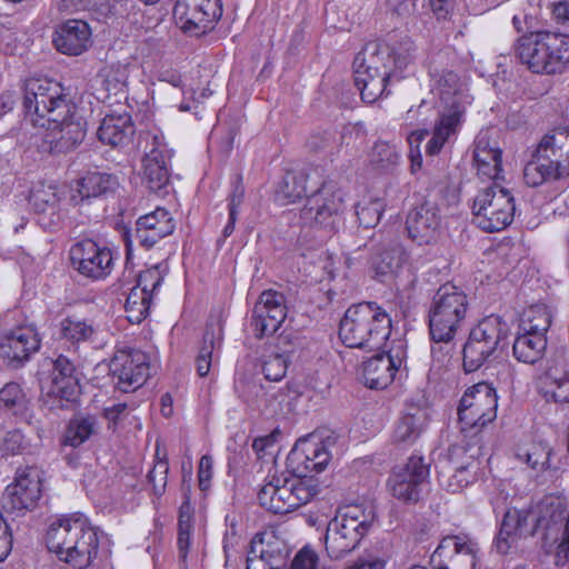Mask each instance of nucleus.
Instances as JSON below:
<instances>
[{"instance_id": "obj_59", "label": "nucleus", "mask_w": 569, "mask_h": 569, "mask_svg": "<svg viewBox=\"0 0 569 569\" xmlns=\"http://www.w3.org/2000/svg\"><path fill=\"white\" fill-rule=\"evenodd\" d=\"M290 569H331L319 565L318 553L309 546L300 549L291 561Z\"/></svg>"}, {"instance_id": "obj_44", "label": "nucleus", "mask_w": 569, "mask_h": 569, "mask_svg": "<svg viewBox=\"0 0 569 569\" xmlns=\"http://www.w3.org/2000/svg\"><path fill=\"white\" fill-rule=\"evenodd\" d=\"M391 48L389 44L371 42L368 43L363 51L358 53L355 58V62H360L369 70L382 72L385 71H393L391 67L390 60Z\"/></svg>"}, {"instance_id": "obj_39", "label": "nucleus", "mask_w": 569, "mask_h": 569, "mask_svg": "<svg viewBox=\"0 0 569 569\" xmlns=\"http://www.w3.org/2000/svg\"><path fill=\"white\" fill-rule=\"evenodd\" d=\"M427 427V415L422 409L413 408L401 415L395 423L391 441L407 448L416 443Z\"/></svg>"}, {"instance_id": "obj_27", "label": "nucleus", "mask_w": 569, "mask_h": 569, "mask_svg": "<svg viewBox=\"0 0 569 569\" xmlns=\"http://www.w3.org/2000/svg\"><path fill=\"white\" fill-rule=\"evenodd\" d=\"M118 188L119 179L116 174L90 171L77 180L76 187L71 189L70 201L74 206H81L91 199L108 198L114 194Z\"/></svg>"}, {"instance_id": "obj_63", "label": "nucleus", "mask_w": 569, "mask_h": 569, "mask_svg": "<svg viewBox=\"0 0 569 569\" xmlns=\"http://www.w3.org/2000/svg\"><path fill=\"white\" fill-rule=\"evenodd\" d=\"M519 536L511 531L499 529L495 538V547L500 555H507L509 550L516 545Z\"/></svg>"}, {"instance_id": "obj_10", "label": "nucleus", "mask_w": 569, "mask_h": 569, "mask_svg": "<svg viewBox=\"0 0 569 569\" xmlns=\"http://www.w3.org/2000/svg\"><path fill=\"white\" fill-rule=\"evenodd\" d=\"M343 211V194L333 180L325 178L300 210L301 224L335 232Z\"/></svg>"}, {"instance_id": "obj_45", "label": "nucleus", "mask_w": 569, "mask_h": 569, "mask_svg": "<svg viewBox=\"0 0 569 569\" xmlns=\"http://www.w3.org/2000/svg\"><path fill=\"white\" fill-rule=\"evenodd\" d=\"M98 427V419L94 416H77L69 421L63 443L77 448L94 435Z\"/></svg>"}, {"instance_id": "obj_29", "label": "nucleus", "mask_w": 569, "mask_h": 569, "mask_svg": "<svg viewBox=\"0 0 569 569\" xmlns=\"http://www.w3.org/2000/svg\"><path fill=\"white\" fill-rule=\"evenodd\" d=\"M335 445L336 438L333 436L320 438L311 435L302 441L301 448L292 450L291 459L298 461L306 472H321L331 459L330 448Z\"/></svg>"}, {"instance_id": "obj_46", "label": "nucleus", "mask_w": 569, "mask_h": 569, "mask_svg": "<svg viewBox=\"0 0 569 569\" xmlns=\"http://www.w3.org/2000/svg\"><path fill=\"white\" fill-rule=\"evenodd\" d=\"M551 320L552 315L548 306L543 303L532 305L523 311L519 329L523 332L546 336L551 326Z\"/></svg>"}, {"instance_id": "obj_9", "label": "nucleus", "mask_w": 569, "mask_h": 569, "mask_svg": "<svg viewBox=\"0 0 569 569\" xmlns=\"http://www.w3.org/2000/svg\"><path fill=\"white\" fill-rule=\"evenodd\" d=\"M498 396L491 383L478 382L462 395L458 417L462 437L483 436V428L497 417Z\"/></svg>"}, {"instance_id": "obj_54", "label": "nucleus", "mask_w": 569, "mask_h": 569, "mask_svg": "<svg viewBox=\"0 0 569 569\" xmlns=\"http://www.w3.org/2000/svg\"><path fill=\"white\" fill-rule=\"evenodd\" d=\"M383 212V203L379 199L358 202L356 206V214L359 224L369 229L378 224Z\"/></svg>"}, {"instance_id": "obj_33", "label": "nucleus", "mask_w": 569, "mask_h": 569, "mask_svg": "<svg viewBox=\"0 0 569 569\" xmlns=\"http://www.w3.org/2000/svg\"><path fill=\"white\" fill-rule=\"evenodd\" d=\"M401 359H393L390 353H377L362 363V379L370 389H385L395 379Z\"/></svg>"}, {"instance_id": "obj_52", "label": "nucleus", "mask_w": 569, "mask_h": 569, "mask_svg": "<svg viewBox=\"0 0 569 569\" xmlns=\"http://www.w3.org/2000/svg\"><path fill=\"white\" fill-rule=\"evenodd\" d=\"M168 272V267L164 263H157L146 270H142L137 278V286L143 292L150 293L151 298L157 293L162 284V281Z\"/></svg>"}, {"instance_id": "obj_57", "label": "nucleus", "mask_w": 569, "mask_h": 569, "mask_svg": "<svg viewBox=\"0 0 569 569\" xmlns=\"http://www.w3.org/2000/svg\"><path fill=\"white\" fill-rule=\"evenodd\" d=\"M288 360L284 355L272 353L262 362V373L269 381H280L287 373Z\"/></svg>"}, {"instance_id": "obj_12", "label": "nucleus", "mask_w": 569, "mask_h": 569, "mask_svg": "<svg viewBox=\"0 0 569 569\" xmlns=\"http://www.w3.org/2000/svg\"><path fill=\"white\" fill-rule=\"evenodd\" d=\"M515 199L510 191L497 182L479 190L473 199L472 213L476 223L487 232L501 231L515 218Z\"/></svg>"}, {"instance_id": "obj_55", "label": "nucleus", "mask_w": 569, "mask_h": 569, "mask_svg": "<svg viewBox=\"0 0 569 569\" xmlns=\"http://www.w3.org/2000/svg\"><path fill=\"white\" fill-rule=\"evenodd\" d=\"M476 470L467 469H449L446 478L445 473H440L439 481L450 492H458L477 480Z\"/></svg>"}, {"instance_id": "obj_17", "label": "nucleus", "mask_w": 569, "mask_h": 569, "mask_svg": "<svg viewBox=\"0 0 569 569\" xmlns=\"http://www.w3.org/2000/svg\"><path fill=\"white\" fill-rule=\"evenodd\" d=\"M69 256L72 268L91 280L106 279L114 267L112 250L91 239L73 243Z\"/></svg>"}, {"instance_id": "obj_19", "label": "nucleus", "mask_w": 569, "mask_h": 569, "mask_svg": "<svg viewBox=\"0 0 569 569\" xmlns=\"http://www.w3.org/2000/svg\"><path fill=\"white\" fill-rule=\"evenodd\" d=\"M430 466L422 456L412 455L407 463L395 470L388 483L392 496L406 503H417L428 485Z\"/></svg>"}, {"instance_id": "obj_53", "label": "nucleus", "mask_w": 569, "mask_h": 569, "mask_svg": "<svg viewBox=\"0 0 569 569\" xmlns=\"http://www.w3.org/2000/svg\"><path fill=\"white\" fill-rule=\"evenodd\" d=\"M219 345L220 341L217 340L214 330L208 327L203 333L202 346L196 359L197 372L200 377H206L209 373L213 350Z\"/></svg>"}, {"instance_id": "obj_21", "label": "nucleus", "mask_w": 569, "mask_h": 569, "mask_svg": "<svg viewBox=\"0 0 569 569\" xmlns=\"http://www.w3.org/2000/svg\"><path fill=\"white\" fill-rule=\"evenodd\" d=\"M176 229L171 213L158 207L154 211L141 216L136 221L133 233L126 232L123 236L126 253L129 258L132 252L133 240L146 250L153 248L160 240L170 236Z\"/></svg>"}, {"instance_id": "obj_1", "label": "nucleus", "mask_w": 569, "mask_h": 569, "mask_svg": "<svg viewBox=\"0 0 569 569\" xmlns=\"http://www.w3.org/2000/svg\"><path fill=\"white\" fill-rule=\"evenodd\" d=\"M46 543L60 561L84 569L98 553L99 538L84 513L72 512L62 515L49 525Z\"/></svg>"}, {"instance_id": "obj_36", "label": "nucleus", "mask_w": 569, "mask_h": 569, "mask_svg": "<svg viewBox=\"0 0 569 569\" xmlns=\"http://www.w3.org/2000/svg\"><path fill=\"white\" fill-rule=\"evenodd\" d=\"M134 134V124L128 113L107 114L97 131L98 139L103 144L123 147L128 144Z\"/></svg>"}, {"instance_id": "obj_34", "label": "nucleus", "mask_w": 569, "mask_h": 569, "mask_svg": "<svg viewBox=\"0 0 569 569\" xmlns=\"http://www.w3.org/2000/svg\"><path fill=\"white\" fill-rule=\"evenodd\" d=\"M56 335L58 340L69 346V349L78 351L80 345L94 341L98 328L90 319L67 316L57 325Z\"/></svg>"}, {"instance_id": "obj_3", "label": "nucleus", "mask_w": 569, "mask_h": 569, "mask_svg": "<svg viewBox=\"0 0 569 569\" xmlns=\"http://www.w3.org/2000/svg\"><path fill=\"white\" fill-rule=\"evenodd\" d=\"M515 53L533 73H561L569 66V34L549 30L528 32L517 40Z\"/></svg>"}, {"instance_id": "obj_6", "label": "nucleus", "mask_w": 569, "mask_h": 569, "mask_svg": "<svg viewBox=\"0 0 569 569\" xmlns=\"http://www.w3.org/2000/svg\"><path fill=\"white\" fill-rule=\"evenodd\" d=\"M376 512L372 507L347 506L340 508L327 526L325 543L330 559L340 560L356 550L368 535Z\"/></svg>"}, {"instance_id": "obj_24", "label": "nucleus", "mask_w": 569, "mask_h": 569, "mask_svg": "<svg viewBox=\"0 0 569 569\" xmlns=\"http://www.w3.org/2000/svg\"><path fill=\"white\" fill-rule=\"evenodd\" d=\"M17 144L26 150H36L39 154H54L51 124L47 119L40 120L31 116H24L19 127L11 130Z\"/></svg>"}, {"instance_id": "obj_38", "label": "nucleus", "mask_w": 569, "mask_h": 569, "mask_svg": "<svg viewBox=\"0 0 569 569\" xmlns=\"http://www.w3.org/2000/svg\"><path fill=\"white\" fill-rule=\"evenodd\" d=\"M466 110H461V107L457 109L446 108L437 119L432 132L431 139L426 146V152L429 156L438 154L443 148L445 143L450 140L452 136H456Z\"/></svg>"}, {"instance_id": "obj_11", "label": "nucleus", "mask_w": 569, "mask_h": 569, "mask_svg": "<svg viewBox=\"0 0 569 569\" xmlns=\"http://www.w3.org/2000/svg\"><path fill=\"white\" fill-rule=\"evenodd\" d=\"M22 104L24 116L47 121H58L60 117L74 109V104L63 93L61 84L46 78L26 81Z\"/></svg>"}, {"instance_id": "obj_40", "label": "nucleus", "mask_w": 569, "mask_h": 569, "mask_svg": "<svg viewBox=\"0 0 569 569\" xmlns=\"http://www.w3.org/2000/svg\"><path fill=\"white\" fill-rule=\"evenodd\" d=\"M540 392L548 402L569 403V365L550 367L541 379Z\"/></svg>"}, {"instance_id": "obj_2", "label": "nucleus", "mask_w": 569, "mask_h": 569, "mask_svg": "<svg viewBox=\"0 0 569 569\" xmlns=\"http://www.w3.org/2000/svg\"><path fill=\"white\" fill-rule=\"evenodd\" d=\"M391 333V317L375 301L350 306L339 325V338L348 348L381 350Z\"/></svg>"}, {"instance_id": "obj_49", "label": "nucleus", "mask_w": 569, "mask_h": 569, "mask_svg": "<svg viewBox=\"0 0 569 569\" xmlns=\"http://www.w3.org/2000/svg\"><path fill=\"white\" fill-rule=\"evenodd\" d=\"M390 60L391 67L395 70L393 78L400 80L401 73L411 64L417 56V46L408 37L400 40L398 43L390 46Z\"/></svg>"}, {"instance_id": "obj_23", "label": "nucleus", "mask_w": 569, "mask_h": 569, "mask_svg": "<svg viewBox=\"0 0 569 569\" xmlns=\"http://www.w3.org/2000/svg\"><path fill=\"white\" fill-rule=\"evenodd\" d=\"M323 179V172L318 167L288 171L277 189V200L281 204H289L303 197L308 198L309 194H313L318 186H321Z\"/></svg>"}, {"instance_id": "obj_42", "label": "nucleus", "mask_w": 569, "mask_h": 569, "mask_svg": "<svg viewBox=\"0 0 569 569\" xmlns=\"http://www.w3.org/2000/svg\"><path fill=\"white\" fill-rule=\"evenodd\" d=\"M473 159L478 174L497 180L502 171L501 150L490 147L483 138H477L473 150Z\"/></svg>"}, {"instance_id": "obj_58", "label": "nucleus", "mask_w": 569, "mask_h": 569, "mask_svg": "<svg viewBox=\"0 0 569 569\" xmlns=\"http://www.w3.org/2000/svg\"><path fill=\"white\" fill-rule=\"evenodd\" d=\"M528 517L529 512L526 510L508 509L502 518L500 529L511 531L520 537L528 525Z\"/></svg>"}, {"instance_id": "obj_64", "label": "nucleus", "mask_w": 569, "mask_h": 569, "mask_svg": "<svg viewBox=\"0 0 569 569\" xmlns=\"http://www.w3.org/2000/svg\"><path fill=\"white\" fill-rule=\"evenodd\" d=\"M12 549V529L9 522L0 526V562L4 561Z\"/></svg>"}, {"instance_id": "obj_32", "label": "nucleus", "mask_w": 569, "mask_h": 569, "mask_svg": "<svg viewBox=\"0 0 569 569\" xmlns=\"http://www.w3.org/2000/svg\"><path fill=\"white\" fill-rule=\"evenodd\" d=\"M440 224V216L437 206L425 201L413 208L406 221L409 237L419 244L428 243L435 236Z\"/></svg>"}, {"instance_id": "obj_56", "label": "nucleus", "mask_w": 569, "mask_h": 569, "mask_svg": "<svg viewBox=\"0 0 569 569\" xmlns=\"http://www.w3.org/2000/svg\"><path fill=\"white\" fill-rule=\"evenodd\" d=\"M551 449L545 443H535L523 453L517 457L523 460L530 468L535 470H543L549 467Z\"/></svg>"}, {"instance_id": "obj_48", "label": "nucleus", "mask_w": 569, "mask_h": 569, "mask_svg": "<svg viewBox=\"0 0 569 569\" xmlns=\"http://www.w3.org/2000/svg\"><path fill=\"white\" fill-rule=\"evenodd\" d=\"M103 89L109 96H123L127 92L129 66L120 62L106 66L101 71Z\"/></svg>"}, {"instance_id": "obj_13", "label": "nucleus", "mask_w": 569, "mask_h": 569, "mask_svg": "<svg viewBox=\"0 0 569 569\" xmlns=\"http://www.w3.org/2000/svg\"><path fill=\"white\" fill-rule=\"evenodd\" d=\"M431 91L439 96L446 108L466 110L471 96L465 79L448 64V53L439 51L430 59L428 67Z\"/></svg>"}, {"instance_id": "obj_61", "label": "nucleus", "mask_w": 569, "mask_h": 569, "mask_svg": "<svg viewBox=\"0 0 569 569\" xmlns=\"http://www.w3.org/2000/svg\"><path fill=\"white\" fill-rule=\"evenodd\" d=\"M29 448V441L20 429L8 431L3 439V450L10 455H22Z\"/></svg>"}, {"instance_id": "obj_47", "label": "nucleus", "mask_w": 569, "mask_h": 569, "mask_svg": "<svg viewBox=\"0 0 569 569\" xmlns=\"http://www.w3.org/2000/svg\"><path fill=\"white\" fill-rule=\"evenodd\" d=\"M406 259L403 248L399 243L393 242L373 256L372 267L377 274H392L402 267Z\"/></svg>"}, {"instance_id": "obj_22", "label": "nucleus", "mask_w": 569, "mask_h": 569, "mask_svg": "<svg viewBox=\"0 0 569 569\" xmlns=\"http://www.w3.org/2000/svg\"><path fill=\"white\" fill-rule=\"evenodd\" d=\"M287 317L286 299L281 292L269 289L260 293L251 315V327L258 339L272 336Z\"/></svg>"}, {"instance_id": "obj_35", "label": "nucleus", "mask_w": 569, "mask_h": 569, "mask_svg": "<svg viewBox=\"0 0 569 569\" xmlns=\"http://www.w3.org/2000/svg\"><path fill=\"white\" fill-rule=\"evenodd\" d=\"M355 84L360 91L361 99L367 103H373L382 97L387 90V83L393 78V71L378 72L369 70L360 62L353 61Z\"/></svg>"}, {"instance_id": "obj_7", "label": "nucleus", "mask_w": 569, "mask_h": 569, "mask_svg": "<svg viewBox=\"0 0 569 569\" xmlns=\"http://www.w3.org/2000/svg\"><path fill=\"white\" fill-rule=\"evenodd\" d=\"M509 332L507 321L498 315L481 319L470 330L462 349L465 372H475L483 365L498 359L507 345Z\"/></svg>"}, {"instance_id": "obj_15", "label": "nucleus", "mask_w": 569, "mask_h": 569, "mask_svg": "<svg viewBox=\"0 0 569 569\" xmlns=\"http://www.w3.org/2000/svg\"><path fill=\"white\" fill-rule=\"evenodd\" d=\"M221 16V0H177L173 7L177 26L192 37L213 30Z\"/></svg>"}, {"instance_id": "obj_25", "label": "nucleus", "mask_w": 569, "mask_h": 569, "mask_svg": "<svg viewBox=\"0 0 569 569\" xmlns=\"http://www.w3.org/2000/svg\"><path fill=\"white\" fill-rule=\"evenodd\" d=\"M29 204L38 217V223L43 229L54 231L61 227L63 213L56 187L40 184L33 188L30 191Z\"/></svg>"}, {"instance_id": "obj_50", "label": "nucleus", "mask_w": 569, "mask_h": 569, "mask_svg": "<svg viewBox=\"0 0 569 569\" xmlns=\"http://www.w3.org/2000/svg\"><path fill=\"white\" fill-rule=\"evenodd\" d=\"M152 299L150 293L143 292L141 288H132L127 297L124 309L127 319L131 323H140L150 311Z\"/></svg>"}, {"instance_id": "obj_20", "label": "nucleus", "mask_w": 569, "mask_h": 569, "mask_svg": "<svg viewBox=\"0 0 569 569\" xmlns=\"http://www.w3.org/2000/svg\"><path fill=\"white\" fill-rule=\"evenodd\" d=\"M114 388L131 392L140 388L149 375V357L141 350H118L110 362Z\"/></svg>"}, {"instance_id": "obj_18", "label": "nucleus", "mask_w": 569, "mask_h": 569, "mask_svg": "<svg viewBox=\"0 0 569 569\" xmlns=\"http://www.w3.org/2000/svg\"><path fill=\"white\" fill-rule=\"evenodd\" d=\"M80 383L74 363L64 355H59L52 361L51 385L43 392L41 400L49 409L66 408L80 396Z\"/></svg>"}, {"instance_id": "obj_16", "label": "nucleus", "mask_w": 569, "mask_h": 569, "mask_svg": "<svg viewBox=\"0 0 569 569\" xmlns=\"http://www.w3.org/2000/svg\"><path fill=\"white\" fill-rule=\"evenodd\" d=\"M41 498V478L34 467L19 468L14 481L2 493V509L8 515L23 516L37 507Z\"/></svg>"}, {"instance_id": "obj_62", "label": "nucleus", "mask_w": 569, "mask_h": 569, "mask_svg": "<svg viewBox=\"0 0 569 569\" xmlns=\"http://www.w3.org/2000/svg\"><path fill=\"white\" fill-rule=\"evenodd\" d=\"M212 466L213 461L211 456L204 455L200 458L198 478L199 488L204 491L209 488L210 480L212 478Z\"/></svg>"}, {"instance_id": "obj_31", "label": "nucleus", "mask_w": 569, "mask_h": 569, "mask_svg": "<svg viewBox=\"0 0 569 569\" xmlns=\"http://www.w3.org/2000/svg\"><path fill=\"white\" fill-rule=\"evenodd\" d=\"M435 551H440L446 567L449 569H475L477 563V543L460 536L442 538Z\"/></svg>"}, {"instance_id": "obj_28", "label": "nucleus", "mask_w": 569, "mask_h": 569, "mask_svg": "<svg viewBox=\"0 0 569 569\" xmlns=\"http://www.w3.org/2000/svg\"><path fill=\"white\" fill-rule=\"evenodd\" d=\"M53 44L63 54L80 56L91 46V29L83 20L69 19L57 27Z\"/></svg>"}, {"instance_id": "obj_43", "label": "nucleus", "mask_w": 569, "mask_h": 569, "mask_svg": "<svg viewBox=\"0 0 569 569\" xmlns=\"http://www.w3.org/2000/svg\"><path fill=\"white\" fill-rule=\"evenodd\" d=\"M546 347V336L519 330L512 346L513 356L521 362L535 363L542 357Z\"/></svg>"}, {"instance_id": "obj_41", "label": "nucleus", "mask_w": 569, "mask_h": 569, "mask_svg": "<svg viewBox=\"0 0 569 569\" xmlns=\"http://www.w3.org/2000/svg\"><path fill=\"white\" fill-rule=\"evenodd\" d=\"M0 409L29 425L32 422L30 399L21 385L16 381L7 382L0 389Z\"/></svg>"}, {"instance_id": "obj_30", "label": "nucleus", "mask_w": 569, "mask_h": 569, "mask_svg": "<svg viewBox=\"0 0 569 569\" xmlns=\"http://www.w3.org/2000/svg\"><path fill=\"white\" fill-rule=\"evenodd\" d=\"M51 124L53 139V153L61 154L74 150L84 139L87 133V122L76 112V108L70 113L60 117L58 121H48Z\"/></svg>"}, {"instance_id": "obj_5", "label": "nucleus", "mask_w": 569, "mask_h": 569, "mask_svg": "<svg viewBox=\"0 0 569 569\" xmlns=\"http://www.w3.org/2000/svg\"><path fill=\"white\" fill-rule=\"evenodd\" d=\"M469 308L465 291L447 282L441 284L428 307V328L433 343L448 347L462 329Z\"/></svg>"}, {"instance_id": "obj_8", "label": "nucleus", "mask_w": 569, "mask_h": 569, "mask_svg": "<svg viewBox=\"0 0 569 569\" xmlns=\"http://www.w3.org/2000/svg\"><path fill=\"white\" fill-rule=\"evenodd\" d=\"M313 477L272 476L259 490L261 507L276 515H283L310 502L319 493Z\"/></svg>"}, {"instance_id": "obj_26", "label": "nucleus", "mask_w": 569, "mask_h": 569, "mask_svg": "<svg viewBox=\"0 0 569 569\" xmlns=\"http://www.w3.org/2000/svg\"><path fill=\"white\" fill-rule=\"evenodd\" d=\"M41 339L32 327H19L0 340L1 356L16 367L27 361L40 348Z\"/></svg>"}, {"instance_id": "obj_4", "label": "nucleus", "mask_w": 569, "mask_h": 569, "mask_svg": "<svg viewBox=\"0 0 569 569\" xmlns=\"http://www.w3.org/2000/svg\"><path fill=\"white\" fill-rule=\"evenodd\" d=\"M569 178V128L549 130L539 141L531 159L523 168V180L529 187Z\"/></svg>"}, {"instance_id": "obj_37", "label": "nucleus", "mask_w": 569, "mask_h": 569, "mask_svg": "<svg viewBox=\"0 0 569 569\" xmlns=\"http://www.w3.org/2000/svg\"><path fill=\"white\" fill-rule=\"evenodd\" d=\"M483 452V436L463 437L460 443L450 446L448 450L449 469L479 470V459Z\"/></svg>"}, {"instance_id": "obj_14", "label": "nucleus", "mask_w": 569, "mask_h": 569, "mask_svg": "<svg viewBox=\"0 0 569 569\" xmlns=\"http://www.w3.org/2000/svg\"><path fill=\"white\" fill-rule=\"evenodd\" d=\"M143 139L142 181L151 192L166 194L170 181L171 151L161 133L148 131L143 133Z\"/></svg>"}, {"instance_id": "obj_60", "label": "nucleus", "mask_w": 569, "mask_h": 569, "mask_svg": "<svg viewBox=\"0 0 569 569\" xmlns=\"http://www.w3.org/2000/svg\"><path fill=\"white\" fill-rule=\"evenodd\" d=\"M169 471V465L167 460H161L154 465L149 471L147 478L152 485V489L156 496H162L167 487V476Z\"/></svg>"}, {"instance_id": "obj_51", "label": "nucleus", "mask_w": 569, "mask_h": 569, "mask_svg": "<svg viewBox=\"0 0 569 569\" xmlns=\"http://www.w3.org/2000/svg\"><path fill=\"white\" fill-rule=\"evenodd\" d=\"M400 154L395 146L385 141L375 143L370 154V161L377 169L391 171L398 166Z\"/></svg>"}]
</instances>
